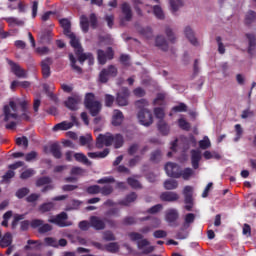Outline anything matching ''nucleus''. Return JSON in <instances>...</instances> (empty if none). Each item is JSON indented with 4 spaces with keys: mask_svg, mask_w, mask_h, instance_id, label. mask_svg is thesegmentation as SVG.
Masks as SVG:
<instances>
[{
    "mask_svg": "<svg viewBox=\"0 0 256 256\" xmlns=\"http://www.w3.org/2000/svg\"><path fill=\"white\" fill-rule=\"evenodd\" d=\"M100 193L102 195H111L113 193V187L110 185L104 186L102 189H100Z\"/></svg>",
    "mask_w": 256,
    "mask_h": 256,
    "instance_id": "69168bd1",
    "label": "nucleus"
},
{
    "mask_svg": "<svg viewBox=\"0 0 256 256\" xmlns=\"http://www.w3.org/2000/svg\"><path fill=\"white\" fill-rule=\"evenodd\" d=\"M137 200V194L131 193L130 195L126 196L124 200L121 201V205H131L134 201Z\"/></svg>",
    "mask_w": 256,
    "mask_h": 256,
    "instance_id": "ea45409f",
    "label": "nucleus"
},
{
    "mask_svg": "<svg viewBox=\"0 0 256 256\" xmlns=\"http://www.w3.org/2000/svg\"><path fill=\"white\" fill-rule=\"evenodd\" d=\"M28 194H29V189L22 188L16 192V197H18V199H23V197H25Z\"/></svg>",
    "mask_w": 256,
    "mask_h": 256,
    "instance_id": "0e129e2a",
    "label": "nucleus"
},
{
    "mask_svg": "<svg viewBox=\"0 0 256 256\" xmlns=\"http://www.w3.org/2000/svg\"><path fill=\"white\" fill-rule=\"evenodd\" d=\"M165 171L168 177H174L175 179L181 177V168L175 163L168 162L165 166Z\"/></svg>",
    "mask_w": 256,
    "mask_h": 256,
    "instance_id": "6e6552de",
    "label": "nucleus"
},
{
    "mask_svg": "<svg viewBox=\"0 0 256 256\" xmlns=\"http://www.w3.org/2000/svg\"><path fill=\"white\" fill-rule=\"evenodd\" d=\"M44 242L48 247H59V242L55 238L47 237L44 239Z\"/></svg>",
    "mask_w": 256,
    "mask_h": 256,
    "instance_id": "09e8293b",
    "label": "nucleus"
},
{
    "mask_svg": "<svg viewBox=\"0 0 256 256\" xmlns=\"http://www.w3.org/2000/svg\"><path fill=\"white\" fill-rule=\"evenodd\" d=\"M16 145L22 146L27 149V147H29V139H27V137L25 136L16 138Z\"/></svg>",
    "mask_w": 256,
    "mask_h": 256,
    "instance_id": "c03bdc74",
    "label": "nucleus"
},
{
    "mask_svg": "<svg viewBox=\"0 0 256 256\" xmlns=\"http://www.w3.org/2000/svg\"><path fill=\"white\" fill-rule=\"evenodd\" d=\"M104 241H115V235L111 231H106L103 234Z\"/></svg>",
    "mask_w": 256,
    "mask_h": 256,
    "instance_id": "e2e57ef3",
    "label": "nucleus"
},
{
    "mask_svg": "<svg viewBox=\"0 0 256 256\" xmlns=\"http://www.w3.org/2000/svg\"><path fill=\"white\" fill-rule=\"evenodd\" d=\"M4 21L8 23L9 27H23L25 25V22L23 20H19L15 17L4 18Z\"/></svg>",
    "mask_w": 256,
    "mask_h": 256,
    "instance_id": "4be33fe9",
    "label": "nucleus"
},
{
    "mask_svg": "<svg viewBox=\"0 0 256 256\" xmlns=\"http://www.w3.org/2000/svg\"><path fill=\"white\" fill-rule=\"evenodd\" d=\"M80 27L83 33H87V31H89V19L87 18V16L82 15L80 17Z\"/></svg>",
    "mask_w": 256,
    "mask_h": 256,
    "instance_id": "2f4dec72",
    "label": "nucleus"
},
{
    "mask_svg": "<svg viewBox=\"0 0 256 256\" xmlns=\"http://www.w3.org/2000/svg\"><path fill=\"white\" fill-rule=\"evenodd\" d=\"M178 125L181 129H184L185 131L189 130V128L191 127V125H189V123L187 122V120L181 118L178 120Z\"/></svg>",
    "mask_w": 256,
    "mask_h": 256,
    "instance_id": "13d9d810",
    "label": "nucleus"
},
{
    "mask_svg": "<svg viewBox=\"0 0 256 256\" xmlns=\"http://www.w3.org/2000/svg\"><path fill=\"white\" fill-rule=\"evenodd\" d=\"M191 161H192V167L194 169H199V161H201V151L192 150L191 151Z\"/></svg>",
    "mask_w": 256,
    "mask_h": 256,
    "instance_id": "412c9836",
    "label": "nucleus"
},
{
    "mask_svg": "<svg viewBox=\"0 0 256 256\" xmlns=\"http://www.w3.org/2000/svg\"><path fill=\"white\" fill-rule=\"evenodd\" d=\"M61 27L64 29V34L67 36V35H70L72 32H71V21L67 18H63V19H60L59 21Z\"/></svg>",
    "mask_w": 256,
    "mask_h": 256,
    "instance_id": "bb28decb",
    "label": "nucleus"
},
{
    "mask_svg": "<svg viewBox=\"0 0 256 256\" xmlns=\"http://www.w3.org/2000/svg\"><path fill=\"white\" fill-rule=\"evenodd\" d=\"M172 111H175V113H183L187 111V105H185L184 103H180L177 106H174L172 108Z\"/></svg>",
    "mask_w": 256,
    "mask_h": 256,
    "instance_id": "864d4df0",
    "label": "nucleus"
},
{
    "mask_svg": "<svg viewBox=\"0 0 256 256\" xmlns=\"http://www.w3.org/2000/svg\"><path fill=\"white\" fill-rule=\"evenodd\" d=\"M111 77H117V68L115 66H109L108 68L103 69L100 72L99 81L100 83H107Z\"/></svg>",
    "mask_w": 256,
    "mask_h": 256,
    "instance_id": "423d86ee",
    "label": "nucleus"
},
{
    "mask_svg": "<svg viewBox=\"0 0 256 256\" xmlns=\"http://www.w3.org/2000/svg\"><path fill=\"white\" fill-rule=\"evenodd\" d=\"M155 239H163L165 237H167V232L165 230H156L153 233Z\"/></svg>",
    "mask_w": 256,
    "mask_h": 256,
    "instance_id": "680f3d73",
    "label": "nucleus"
},
{
    "mask_svg": "<svg viewBox=\"0 0 256 256\" xmlns=\"http://www.w3.org/2000/svg\"><path fill=\"white\" fill-rule=\"evenodd\" d=\"M109 155V149H104L102 152H89L90 159H105Z\"/></svg>",
    "mask_w": 256,
    "mask_h": 256,
    "instance_id": "393cba45",
    "label": "nucleus"
},
{
    "mask_svg": "<svg viewBox=\"0 0 256 256\" xmlns=\"http://www.w3.org/2000/svg\"><path fill=\"white\" fill-rule=\"evenodd\" d=\"M132 5L137 15L143 16V10H141V5H143V0H132Z\"/></svg>",
    "mask_w": 256,
    "mask_h": 256,
    "instance_id": "e433bc0d",
    "label": "nucleus"
},
{
    "mask_svg": "<svg viewBox=\"0 0 256 256\" xmlns=\"http://www.w3.org/2000/svg\"><path fill=\"white\" fill-rule=\"evenodd\" d=\"M123 123V112L119 110H114L112 116V125L115 127L121 125Z\"/></svg>",
    "mask_w": 256,
    "mask_h": 256,
    "instance_id": "5701e85b",
    "label": "nucleus"
},
{
    "mask_svg": "<svg viewBox=\"0 0 256 256\" xmlns=\"http://www.w3.org/2000/svg\"><path fill=\"white\" fill-rule=\"evenodd\" d=\"M13 243V235L7 232L0 240V247L5 248L9 247Z\"/></svg>",
    "mask_w": 256,
    "mask_h": 256,
    "instance_id": "b1692460",
    "label": "nucleus"
},
{
    "mask_svg": "<svg viewBox=\"0 0 256 256\" xmlns=\"http://www.w3.org/2000/svg\"><path fill=\"white\" fill-rule=\"evenodd\" d=\"M114 145L115 149L123 147V136L121 134L113 135L111 133L100 134L96 139L97 149H103V147H109Z\"/></svg>",
    "mask_w": 256,
    "mask_h": 256,
    "instance_id": "f03ea898",
    "label": "nucleus"
},
{
    "mask_svg": "<svg viewBox=\"0 0 256 256\" xmlns=\"http://www.w3.org/2000/svg\"><path fill=\"white\" fill-rule=\"evenodd\" d=\"M255 20H256V12L253 10L248 11L245 17L246 23L251 24Z\"/></svg>",
    "mask_w": 256,
    "mask_h": 256,
    "instance_id": "a18cd8bd",
    "label": "nucleus"
},
{
    "mask_svg": "<svg viewBox=\"0 0 256 256\" xmlns=\"http://www.w3.org/2000/svg\"><path fill=\"white\" fill-rule=\"evenodd\" d=\"M81 100V96L74 94L68 98V100L65 102V105L68 109H71V111H77L79 103H81Z\"/></svg>",
    "mask_w": 256,
    "mask_h": 256,
    "instance_id": "f8f14e48",
    "label": "nucleus"
},
{
    "mask_svg": "<svg viewBox=\"0 0 256 256\" xmlns=\"http://www.w3.org/2000/svg\"><path fill=\"white\" fill-rule=\"evenodd\" d=\"M53 209H55V203L53 202L44 203L39 207V211H41V213H47L49 211H53Z\"/></svg>",
    "mask_w": 256,
    "mask_h": 256,
    "instance_id": "c9c22d12",
    "label": "nucleus"
},
{
    "mask_svg": "<svg viewBox=\"0 0 256 256\" xmlns=\"http://www.w3.org/2000/svg\"><path fill=\"white\" fill-rule=\"evenodd\" d=\"M33 175H35V170H33L32 168H29V169L24 170L21 173L20 178L29 179L30 177H33Z\"/></svg>",
    "mask_w": 256,
    "mask_h": 256,
    "instance_id": "49530a36",
    "label": "nucleus"
},
{
    "mask_svg": "<svg viewBox=\"0 0 256 256\" xmlns=\"http://www.w3.org/2000/svg\"><path fill=\"white\" fill-rule=\"evenodd\" d=\"M156 47L162 49V51H167V42L163 36L156 37Z\"/></svg>",
    "mask_w": 256,
    "mask_h": 256,
    "instance_id": "4c0bfd02",
    "label": "nucleus"
},
{
    "mask_svg": "<svg viewBox=\"0 0 256 256\" xmlns=\"http://www.w3.org/2000/svg\"><path fill=\"white\" fill-rule=\"evenodd\" d=\"M158 129L162 133V135H169V125L164 120H160L158 122Z\"/></svg>",
    "mask_w": 256,
    "mask_h": 256,
    "instance_id": "72a5a7b5",
    "label": "nucleus"
},
{
    "mask_svg": "<svg viewBox=\"0 0 256 256\" xmlns=\"http://www.w3.org/2000/svg\"><path fill=\"white\" fill-rule=\"evenodd\" d=\"M53 227L49 224H42L41 227L38 229L39 233H49Z\"/></svg>",
    "mask_w": 256,
    "mask_h": 256,
    "instance_id": "774afa93",
    "label": "nucleus"
},
{
    "mask_svg": "<svg viewBox=\"0 0 256 256\" xmlns=\"http://www.w3.org/2000/svg\"><path fill=\"white\" fill-rule=\"evenodd\" d=\"M87 192L90 193V195H97V193H101V187L98 185H93L87 188Z\"/></svg>",
    "mask_w": 256,
    "mask_h": 256,
    "instance_id": "4d7b16f0",
    "label": "nucleus"
},
{
    "mask_svg": "<svg viewBox=\"0 0 256 256\" xmlns=\"http://www.w3.org/2000/svg\"><path fill=\"white\" fill-rule=\"evenodd\" d=\"M128 185L133 189H141V183H139L135 178H128Z\"/></svg>",
    "mask_w": 256,
    "mask_h": 256,
    "instance_id": "603ef678",
    "label": "nucleus"
},
{
    "mask_svg": "<svg viewBox=\"0 0 256 256\" xmlns=\"http://www.w3.org/2000/svg\"><path fill=\"white\" fill-rule=\"evenodd\" d=\"M128 237L130 241H137V243H139V241H142V239H144L143 234L138 232H130L128 233Z\"/></svg>",
    "mask_w": 256,
    "mask_h": 256,
    "instance_id": "37998d69",
    "label": "nucleus"
},
{
    "mask_svg": "<svg viewBox=\"0 0 256 256\" xmlns=\"http://www.w3.org/2000/svg\"><path fill=\"white\" fill-rule=\"evenodd\" d=\"M50 151L53 155V157H55L56 159H61V147L59 146V144L54 143L50 146Z\"/></svg>",
    "mask_w": 256,
    "mask_h": 256,
    "instance_id": "c85d7f7f",
    "label": "nucleus"
},
{
    "mask_svg": "<svg viewBox=\"0 0 256 256\" xmlns=\"http://www.w3.org/2000/svg\"><path fill=\"white\" fill-rule=\"evenodd\" d=\"M165 219L167 223L173 225V223L179 219V212H177V209L170 208L165 213Z\"/></svg>",
    "mask_w": 256,
    "mask_h": 256,
    "instance_id": "f3484780",
    "label": "nucleus"
},
{
    "mask_svg": "<svg viewBox=\"0 0 256 256\" xmlns=\"http://www.w3.org/2000/svg\"><path fill=\"white\" fill-rule=\"evenodd\" d=\"M138 121L141 125H144V127H149V125L153 123V115L149 110L142 109L138 113Z\"/></svg>",
    "mask_w": 256,
    "mask_h": 256,
    "instance_id": "0eeeda50",
    "label": "nucleus"
},
{
    "mask_svg": "<svg viewBox=\"0 0 256 256\" xmlns=\"http://www.w3.org/2000/svg\"><path fill=\"white\" fill-rule=\"evenodd\" d=\"M195 221V214L188 213L184 218V228L187 229Z\"/></svg>",
    "mask_w": 256,
    "mask_h": 256,
    "instance_id": "a19ab883",
    "label": "nucleus"
},
{
    "mask_svg": "<svg viewBox=\"0 0 256 256\" xmlns=\"http://www.w3.org/2000/svg\"><path fill=\"white\" fill-rule=\"evenodd\" d=\"M160 199L161 201H168V202L178 201L179 194H177V192H163L160 195Z\"/></svg>",
    "mask_w": 256,
    "mask_h": 256,
    "instance_id": "6ab92c4d",
    "label": "nucleus"
},
{
    "mask_svg": "<svg viewBox=\"0 0 256 256\" xmlns=\"http://www.w3.org/2000/svg\"><path fill=\"white\" fill-rule=\"evenodd\" d=\"M74 158L79 163H83L84 165H91V162L89 161L87 156H85V154H83V153H75L74 154Z\"/></svg>",
    "mask_w": 256,
    "mask_h": 256,
    "instance_id": "7c9ffc66",
    "label": "nucleus"
},
{
    "mask_svg": "<svg viewBox=\"0 0 256 256\" xmlns=\"http://www.w3.org/2000/svg\"><path fill=\"white\" fill-rule=\"evenodd\" d=\"M183 195L185 197V203H192L193 202V187L192 186L184 187Z\"/></svg>",
    "mask_w": 256,
    "mask_h": 256,
    "instance_id": "a878e982",
    "label": "nucleus"
},
{
    "mask_svg": "<svg viewBox=\"0 0 256 256\" xmlns=\"http://www.w3.org/2000/svg\"><path fill=\"white\" fill-rule=\"evenodd\" d=\"M129 98V90L127 88H123L117 95L116 102L120 107H125L126 105H129V101L127 100Z\"/></svg>",
    "mask_w": 256,
    "mask_h": 256,
    "instance_id": "ddd939ff",
    "label": "nucleus"
},
{
    "mask_svg": "<svg viewBox=\"0 0 256 256\" xmlns=\"http://www.w3.org/2000/svg\"><path fill=\"white\" fill-rule=\"evenodd\" d=\"M235 131H236V136L234 138V141L237 142L241 137H243V128L240 126V124L235 125Z\"/></svg>",
    "mask_w": 256,
    "mask_h": 256,
    "instance_id": "3c124183",
    "label": "nucleus"
},
{
    "mask_svg": "<svg viewBox=\"0 0 256 256\" xmlns=\"http://www.w3.org/2000/svg\"><path fill=\"white\" fill-rule=\"evenodd\" d=\"M66 36L69 37L70 44L75 49L76 55H78L80 63L87 61V59H89L91 63V61H93V56L89 53H83V48H81V43H79V39L77 38V36H75L73 32Z\"/></svg>",
    "mask_w": 256,
    "mask_h": 256,
    "instance_id": "7ed1b4c3",
    "label": "nucleus"
},
{
    "mask_svg": "<svg viewBox=\"0 0 256 256\" xmlns=\"http://www.w3.org/2000/svg\"><path fill=\"white\" fill-rule=\"evenodd\" d=\"M105 250L109 253H118L119 252V243L112 242L105 246Z\"/></svg>",
    "mask_w": 256,
    "mask_h": 256,
    "instance_id": "58836bf2",
    "label": "nucleus"
},
{
    "mask_svg": "<svg viewBox=\"0 0 256 256\" xmlns=\"http://www.w3.org/2000/svg\"><path fill=\"white\" fill-rule=\"evenodd\" d=\"M51 183V178L43 177L37 180L36 185L37 187H43V185H49Z\"/></svg>",
    "mask_w": 256,
    "mask_h": 256,
    "instance_id": "6e6d98bb",
    "label": "nucleus"
},
{
    "mask_svg": "<svg viewBox=\"0 0 256 256\" xmlns=\"http://www.w3.org/2000/svg\"><path fill=\"white\" fill-rule=\"evenodd\" d=\"M90 226L97 231H101L102 229H105V221L97 216H92L90 218Z\"/></svg>",
    "mask_w": 256,
    "mask_h": 256,
    "instance_id": "a211bd4d",
    "label": "nucleus"
},
{
    "mask_svg": "<svg viewBox=\"0 0 256 256\" xmlns=\"http://www.w3.org/2000/svg\"><path fill=\"white\" fill-rule=\"evenodd\" d=\"M153 13L156 19H165V12H163V8H161V6H153Z\"/></svg>",
    "mask_w": 256,
    "mask_h": 256,
    "instance_id": "473e14b6",
    "label": "nucleus"
},
{
    "mask_svg": "<svg viewBox=\"0 0 256 256\" xmlns=\"http://www.w3.org/2000/svg\"><path fill=\"white\" fill-rule=\"evenodd\" d=\"M98 61L101 65H105L108 59H113V50L111 48L107 49L105 53L103 50H98Z\"/></svg>",
    "mask_w": 256,
    "mask_h": 256,
    "instance_id": "4468645a",
    "label": "nucleus"
},
{
    "mask_svg": "<svg viewBox=\"0 0 256 256\" xmlns=\"http://www.w3.org/2000/svg\"><path fill=\"white\" fill-rule=\"evenodd\" d=\"M84 105L90 111L92 117H97L102 109L101 102L95 100V94L93 93L86 94Z\"/></svg>",
    "mask_w": 256,
    "mask_h": 256,
    "instance_id": "20e7f679",
    "label": "nucleus"
},
{
    "mask_svg": "<svg viewBox=\"0 0 256 256\" xmlns=\"http://www.w3.org/2000/svg\"><path fill=\"white\" fill-rule=\"evenodd\" d=\"M177 187H179L177 180H166L164 182V188L167 191H173V189H177Z\"/></svg>",
    "mask_w": 256,
    "mask_h": 256,
    "instance_id": "c756f323",
    "label": "nucleus"
},
{
    "mask_svg": "<svg viewBox=\"0 0 256 256\" xmlns=\"http://www.w3.org/2000/svg\"><path fill=\"white\" fill-rule=\"evenodd\" d=\"M121 21L124 23L125 21H131L133 19V10L131 9V5L129 3L124 2L121 5Z\"/></svg>",
    "mask_w": 256,
    "mask_h": 256,
    "instance_id": "9b49d317",
    "label": "nucleus"
},
{
    "mask_svg": "<svg viewBox=\"0 0 256 256\" xmlns=\"http://www.w3.org/2000/svg\"><path fill=\"white\" fill-rule=\"evenodd\" d=\"M184 33L190 43H192V45H197V38H195V33L193 32V29H191V27L187 26L184 29Z\"/></svg>",
    "mask_w": 256,
    "mask_h": 256,
    "instance_id": "cd10ccee",
    "label": "nucleus"
},
{
    "mask_svg": "<svg viewBox=\"0 0 256 256\" xmlns=\"http://www.w3.org/2000/svg\"><path fill=\"white\" fill-rule=\"evenodd\" d=\"M154 115L157 119H160V121H163V117H165V111H163V109L161 108H155Z\"/></svg>",
    "mask_w": 256,
    "mask_h": 256,
    "instance_id": "bf43d9fd",
    "label": "nucleus"
},
{
    "mask_svg": "<svg viewBox=\"0 0 256 256\" xmlns=\"http://www.w3.org/2000/svg\"><path fill=\"white\" fill-rule=\"evenodd\" d=\"M138 251L142 253V255H149V253H153L155 251V247L151 246V242L147 239H142L137 242Z\"/></svg>",
    "mask_w": 256,
    "mask_h": 256,
    "instance_id": "1a4fd4ad",
    "label": "nucleus"
},
{
    "mask_svg": "<svg viewBox=\"0 0 256 256\" xmlns=\"http://www.w3.org/2000/svg\"><path fill=\"white\" fill-rule=\"evenodd\" d=\"M73 125H77V118L75 116H71V122L63 121L61 123L56 124L53 127V131H67L71 129Z\"/></svg>",
    "mask_w": 256,
    "mask_h": 256,
    "instance_id": "9d476101",
    "label": "nucleus"
},
{
    "mask_svg": "<svg viewBox=\"0 0 256 256\" xmlns=\"http://www.w3.org/2000/svg\"><path fill=\"white\" fill-rule=\"evenodd\" d=\"M81 202L79 200H73L70 205L67 206L66 211H73L74 209H79Z\"/></svg>",
    "mask_w": 256,
    "mask_h": 256,
    "instance_id": "052dcab7",
    "label": "nucleus"
},
{
    "mask_svg": "<svg viewBox=\"0 0 256 256\" xmlns=\"http://www.w3.org/2000/svg\"><path fill=\"white\" fill-rule=\"evenodd\" d=\"M17 105L22 107V109H26L29 102L23 99H16L15 101H10L3 108V121H5L6 129H15L17 127V123H19V112L17 111Z\"/></svg>",
    "mask_w": 256,
    "mask_h": 256,
    "instance_id": "f257e3e1",
    "label": "nucleus"
},
{
    "mask_svg": "<svg viewBox=\"0 0 256 256\" xmlns=\"http://www.w3.org/2000/svg\"><path fill=\"white\" fill-rule=\"evenodd\" d=\"M69 216L65 212H61L57 216H52L48 219L49 223H54V225H58V227H71L73 223L68 221Z\"/></svg>",
    "mask_w": 256,
    "mask_h": 256,
    "instance_id": "39448f33",
    "label": "nucleus"
},
{
    "mask_svg": "<svg viewBox=\"0 0 256 256\" xmlns=\"http://www.w3.org/2000/svg\"><path fill=\"white\" fill-rule=\"evenodd\" d=\"M11 70L14 72V74L16 75V77H19L21 79H25L27 78V72H25V70H23V68H21V66L15 64L13 61L9 60L8 61Z\"/></svg>",
    "mask_w": 256,
    "mask_h": 256,
    "instance_id": "2eb2a0df",
    "label": "nucleus"
},
{
    "mask_svg": "<svg viewBox=\"0 0 256 256\" xmlns=\"http://www.w3.org/2000/svg\"><path fill=\"white\" fill-rule=\"evenodd\" d=\"M199 147L200 149H209L211 147V140L208 136L199 141Z\"/></svg>",
    "mask_w": 256,
    "mask_h": 256,
    "instance_id": "79ce46f5",
    "label": "nucleus"
},
{
    "mask_svg": "<svg viewBox=\"0 0 256 256\" xmlns=\"http://www.w3.org/2000/svg\"><path fill=\"white\" fill-rule=\"evenodd\" d=\"M162 209H163V205L157 204V205L151 207L148 210V213H151L152 215H155V213H159V211H161Z\"/></svg>",
    "mask_w": 256,
    "mask_h": 256,
    "instance_id": "338daca9",
    "label": "nucleus"
},
{
    "mask_svg": "<svg viewBox=\"0 0 256 256\" xmlns=\"http://www.w3.org/2000/svg\"><path fill=\"white\" fill-rule=\"evenodd\" d=\"M181 176L184 180L187 181V179H189L191 177V175H193V169L191 168H186L183 171L180 170Z\"/></svg>",
    "mask_w": 256,
    "mask_h": 256,
    "instance_id": "8fccbe9b",
    "label": "nucleus"
},
{
    "mask_svg": "<svg viewBox=\"0 0 256 256\" xmlns=\"http://www.w3.org/2000/svg\"><path fill=\"white\" fill-rule=\"evenodd\" d=\"M203 157L205 159H221V156L217 154L216 152H211V151H205L203 153Z\"/></svg>",
    "mask_w": 256,
    "mask_h": 256,
    "instance_id": "de8ad7c7",
    "label": "nucleus"
},
{
    "mask_svg": "<svg viewBox=\"0 0 256 256\" xmlns=\"http://www.w3.org/2000/svg\"><path fill=\"white\" fill-rule=\"evenodd\" d=\"M69 59H70L72 69H74L76 73H81V67L75 65L76 63L75 56H73V54H69Z\"/></svg>",
    "mask_w": 256,
    "mask_h": 256,
    "instance_id": "5fc2aeb1",
    "label": "nucleus"
},
{
    "mask_svg": "<svg viewBox=\"0 0 256 256\" xmlns=\"http://www.w3.org/2000/svg\"><path fill=\"white\" fill-rule=\"evenodd\" d=\"M51 65H53V60L51 58H46L42 61V75L43 77L47 78L51 75Z\"/></svg>",
    "mask_w": 256,
    "mask_h": 256,
    "instance_id": "dca6fc26",
    "label": "nucleus"
},
{
    "mask_svg": "<svg viewBox=\"0 0 256 256\" xmlns=\"http://www.w3.org/2000/svg\"><path fill=\"white\" fill-rule=\"evenodd\" d=\"M170 7L173 13H176V11L183 7V0H170Z\"/></svg>",
    "mask_w": 256,
    "mask_h": 256,
    "instance_id": "f704fd0d",
    "label": "nucleus"
},
{
    "mask_svg": "<svg viewBox=\"0 0 256 256\" xmlns=\"http://www.w3.org/2000/svg\"><path fill=\"white\" fill-rule=\"evenodd\" d=\"M247 39L249 41L248 53L253 57L256 52V38L253 34H247Z\"/></svg>",
    "mask_w": 256,
    "mask_h": 256,
    "instance_id": "aec40b11",
    "label": "nucleus"
}]
</instances>
